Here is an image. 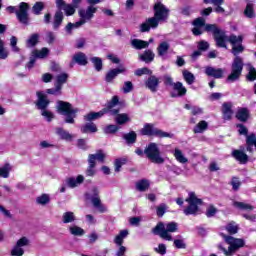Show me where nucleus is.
<instances>
[{"label":"nucleus","mask_w":256,"mask_h":256,"mask_svg":"<svg viewBox=\"0 0 256 256\" xmlns=\"http://www.w3.org/2000/svg\"><path fill=\"white\" fill-rule=\"evenodd\" d=\"M233 207H236V209H240L241 211H253L255 207L251 204H246L244 202L234 201Z\"/></svg>","instance_id":"obj_32"},{"label":"nucleus","mask_w":256,"mask_h":256,"mask_svg":"<svg viewBox=\"0 0 256 256\" xmlns=\"http://www.w3.org/2000/svg\"><path fill=\"white\" fill-rule=\"evenodd\" d=\"M11 256H23L25 255V249L20 248V246L16 245L12 248L10 252Z\"/></svg>","instance_id":"obj_49"},{"label":"nucleus","mask_w":256,"mask_h":256,"mask_svg":"<svg viewBox=\"0 0 256 256\" xmlns=\"http://www.w3.org/2000/svg\"><path fill=\"white\" fill-rule=\"evenodd\" d=\"M226 231H228L229 235H235L239 231V226L234 224H228L226 227Z\"/></svg>","instance_id":"obj_61"},{"label":"nucleus","mask_w":256,"mask_h":256,"mask_svg":"<svg viewBox=\"0 0 256 256\" xmlns=\"http://www.w3.org/2000/svg\"><path fill=\"white\" fill-rule=\"evenodd\" d=\"M81 133H97V125L93 122H88L81 127Z\"/></svg>","instance_id":"obj_34"},{"label":"nucleus","mask_w":256,"mask_h":256,"mask_svg":"<svg viewBox=\"0 0 256 256\" xmlns=\"http://www.w3.org/2000/svg\"><path fill=\"white\" fill-rule=\"evenodd\" d=\"M129 235V230H121L119 234L115 237L114 243L116 245H123V240Z\"/></svg>","instance_id":"obj_38"},{"label":"nucleus","mask_w":256,"mask_h":256,"mask_svg":"<svg viewBox=\"0 0 256 256\" xmlns=\"http://www.w3.org/2000/svg\"><path fill=\"white\" fill-rule=\"evenodd\" d=\"M224 241L229 245L227 248L223 247V244H218L217 249L223 251L225 256H233V253L239 251L242 247H245V240L241 238H235L233 236L222 234Z\"/></svg>","instance_id":"obj_4"},{"label":"nucleus","mask_w":256,"mask_h":256,"mask_svg":"<svg viewBox=\"0 0 256 256\" xmlns=\"http://www.w3.org/2000/svg\"><path fill=\"white\" fill-rule=\"evenodd\" d=\"M161 21V2L154 5V17L146 19L140 24V33H149L151 29H157Z\"/></svg>","instance_id":"obj_5"},{"label":"nucleus","mask_w":256,"mask_h":256,"mask_svg":"<svg viewBox=\"0 0 256 256\" xmlns=\"http://www.w3.org/2000/svg\"><path fill=\"white\" fill-rule=\"evenodd\" d=\"M147 89L152 91V93L157 92L159 89V79L155 76H150L147 81L145 82Z\"/></svg>","instance_id":"obj_22"},{"label":"nucleus","mask_w":256,"mask_h":256,"mask_svg":"<svg viewBox=\"0 0 256 256\" xmlns=\"http://www.w3.org/2000/svg\"><path fill=\"white\" fill-rule=\"evenodd\" d=\"M173 91L171 93V97L173 98H177V97H185L187 95V88L185 86H183V83L178 81L175 82L174 87H172Z\"/></svg>","instance_id":"obj_17"},{"label":"nucleus","mask_w":256,"mask_h":256,"mask_svg":"<svg viewBox=\"0 0 256 256\" xmlns=\"http://www.w3.org/2000/svg\"><path fill=\"white\" fill-rule=\"evenodd\" d=\"M185 201L188 206L183 210L184 215H197L199 213V205H203V199L198 198L195 192H190Z\"/></svg>","instance_id":"obj_7"},{"label":"nucleus","mask_w":256,"mask_h":256,"mask_svg":"<svg viewBox=\"0 0 256 256\" xmlns=\"http://www.w3.org/2000/svg\"><path fill=\"white\" fill-rule=\"evenodd\" d=\"M95 167H97V163L90 160V162H88V167L85 171L86 177H95V175H97V169Z\"/></svg>","instance_id":"obj_31"},{"label":"nucleus","mask_w":256,"mask_h":256,"mask_svg":"<svg viewBox=\"0 0 256 256\" xmlns=\"http://www.w3.org/2000/svg\"><path fill=\"white\" fill-rule=\"evenodd\" d=\"M152 73L153 72L149 70V68L143 67V68L136 69L134 72V75H136V77H142V75H151Z\"/></svg>","instance_id":"obj_50"},{"label":"nucleus","mask_w":256,"mask_h":256,"mask_svg":"<svg viewBox=\"0 0 256 256\" xmlns=\"http://www.w3.org/2000/svg\"><path fill=\"white\" fill-rule=\"evenodd\" d=\"M72 61L74 63H77V65H81V66H85L87 65V63H89L87 61V55H85V53L83 52H78L76 53L73 57H72Z\"/></svg>","instance_id":"obj_23"},{"label":"nucleus","mask_w":256,"mask_h":256,"mask_svg":"<svg viewBox=\"0 0 256 256\" xmlns=\"http://www.w3.org/2000/svg\"><path fill=\"white\" fill-rule=\"evenodd\" d=\"M119 131V126L117 125H108L104 128V133L106 135L117 133Z\"/></svg>","instance_id":"obj_58"},{"label":"nucleus","mask_w":256,"mask_h":256,"mask_svg":"<svg viewBox=\"0 0 256 256\" xmlns=\"http://www.w3.org/2000/svg\"><path fill=\"white\" fill-rule=\"evenodd\" d=\"M174 247L176 249H187V244L183 239H174Z\"/></svg>","instance_id":"obj_59"},{"label":"nucleus","mask_w":256,"mask_h":256,"mask_svg":"<svg viewBox=\"0 0 256 256\" xmlns=\"http://www.w3.org/2000/svg\"><path fill=\"white\" fill-rule=\"evenodd\" d=\"M56 7L59 10L55 12L53 17L52 27L54 31H58L59 27L63 25V19H65V16L62 11L65 12L67 17H71V15H75V11L77 9L74 5L64 2V0H56Z\"/></svg>","instance_id":"obj_2"},{"label":"nucleus","mask_w":256,"mask_h":256,"mask_svg":"<svg viewBox=\"0 0 256 256\" xmlns=\"http://www.w3.org/2000/svg\"><path fill=\"white\" fill-rule=\"evenodd\" d=\"M75 221H77V217L75 216V213H73L72 211H68V212L63 213L62 222L64 224L75 223Z\"/></svg>","instance_id":"obj_30"},{"label":"nucleus","mask_w":256,"mask_h":256,"mask_svg":"<svg viewBox=\"0 0 256 256\" xmlns=\"http://www.w3.org/2000/svg\"><path fill=\"white\" fill-rule=\"evenodd\" d=\"M222 117L224 121H231L233 119V103L224 102L222 104Z\"/></svg>","instance_id":"obj_16"},{"label":"nucleus","mask_w":256,"mask_h":256,"mask_svg":"<svg viewBox=\"0 0 256 256\" xmlns=\"http://www.w3.org/2000/svg\"><path fill=\"white\" fill-rule=\"evenodd\" d=\"M87 199H90L93 207L99 211V213L107 212V207L101 203V198L99 197V188L93 187L92 194H86Z\"/></svg>","instance_id":"obj_9"},{"label":"nucleus","mask_w":256,"mask_h":256,"mask_svg":"<svg viewBox=\"0 0 256 256\" xmlns=\"http://www.w3.org/2000/svg\"><path fill=\"white\" fill-rule=\"evenodd\" d=\"M51 202V198L48 194H42L36 198V203L38 205H47Z\"/></svg>","instance_id":"obj_45"},{"label":"nucleus","mask_w":256,"mask_h":256,"mask_svg":"<svg viewBox=\"0 0 256 256\" xmlns=\"http://www.w3.org/2000/svg\"><path fill=\"white\" fill-rule=\"evenodd\" d=\"M10 173L11 164L6 163L4 164V166L0 167V177H3V179H8Z\"/></svg>","instance_id":"obj_42"},{"label":"nucleus","mask_w":256,"mask_h":256,"mask_svg":"<svg viewBox=\"0 0 256 256\" xmlns=\"http://www.w3.org/2000/svg\"><path fill=\"white\" fill-rule=\"evenodd\" d=\"M251 117V113L248 108L242 107L236 112V119L241 123H247Z\"/></svg>","instance_id":"obj_19"},{"label":"nucleus","mask_w":256,"mask_h":256,"mask_svg":"<svg viewBox=\"0 0 256 256\" xmlns=\"http://www.w3.org/2000/svg\"><path fill=\"white\" fill-rule=\"evenodd\" d=\"M244 15L248 19H254V17H255V8H254L252 3H248L246 5V8L244 10Z\"/></svg>","instance_id":"obj_41"},{"label":"nucleus","mask_w":256,"mask_h":256,"mask_svg":"<svg viewBox=\"0 0 256 256\" xmlns=\"http://www.w3.org/2000/svg\"><path fill=\"white\" fill-rule=\"evenodd\" d=\"M117 105H119V97L113 96L107 107L102 109V111H106V113H110L111 115H117L119 113V108H115Z\"/></svg>","instance_id":"obj_15"},{"label":"nucleus","mask_w":256,"mask_h":256,"mask_svg":"<svg viewBox=\"0 0 256 256\" xmlns=\"http://www.w3.org/2000/svg\"><path fill=\"white\" fill-rule=\"evenodd\" d=\"M192 25L194 27H204L207 33H212L217 47L227 49V41L230 43V45H232L231 53L235 58L231 65V73L226 78V81L227 83H235V81H239L245 65L243 63V58L239 56L245 51V46H243V35L237 36L235 34H231L227 38L225 31L219 29L217 24H206L205 18L203 17L196 18L192 22Z\"/></svg>","instance_id":"obj_1"},{"label":"nucleus","mask_w":256,"mask_h":256,"mask_svg":"<svg viewBox=\"0 0 256 256\" xmlns=\"http://www.w3.org/2000/svg\"><path fill=\"white\" fill-rule=\"evenodd\" d=\"M32 54H33V57H35L36 59H45V57L49 55V50L48 48L44 47L41 50H34Z\"/></svg>","instance_id":"obj_40"},{"label":"nucleus","mask_w":256,"mask_h":256,"mask_svg":"<svg viewBox=\"0 0 256 256\" xmlns=\"http://www.w3.org/2000/svg\"><path fill=\"white\" fill-rule=\"evenodd\" d=\"M85 181V177L83 175H78L75 177H70L66 179V185L67 187H70V189H75V187H78V185H81Z\"/></svg>","instance_id":"obj_20"},{"label":"nucleus","mask_w":256,"mask_h":256,"mask_svg":"<svg viewBox=\"0 0 256 256\" xmlns=\"http://www.w3.org/2000/svg\"><path fill=\"white\" fill-rule=\"evenodd\" d=\"M67 79H69V74H67V73L59 74L56 76L55 85H57L58 87H61L63 89V85H65V83H67Z\"/></svg>","instance_id":"obj_37"},{"label":"nucleus","mask_w":256,"mask_h":256,"mask_svg":"<svg viewBox=\"0 0 256 256\" xmlns=\"http://www.w3.org/2000/svg\"><path fill=\"white\" fill-rule=\"evenodd\" d=\"M56 110L59 115H65L64 122L70 125L75 123V118L79 113V108H73V105L69 102L63 100H58L56 102Z\"/></svg>","instance_id":"obj_3"},{"label":"nucleus","mask_w":256,"mask_h":256,"mask_svg":"<svg viewBox=\"0 0 256 256\" xmlns=\"http://www.w3.org/2000/svg\"><path fill=\"white\" fill-rule=\"evenodd\" d=\"M215 215H217V208H215L213 205L209 206L206 210V217L211 218L215 217Z\"/></svg>","instance_id":"obj_64"},{"label":"nucleus","mask_w":256,"mask_h":256,"mask_svg":"<svg viewBox=\"0 0 256 256\" xmlns=\"http://www.w3.org/2000/svg\"><path fill=\"white\" fill-rule=\"evenodd\" d=\"M115 121L118 125H125V123H129L131 119L127 113L116 114Z\"/></svg>","instance_id":"obj_36"},{"label":"nucleus","mask_w":256,"mask_h":256,"mask_svg":"<svg viewBox=\"0 0 256 256\" xmlns=\"http://www.w3.org/2000/svg\"><path fill=\"white\" fill-rule=\"evenodd\" d=\"M205 75H207V77H213L214 79H223V75H225V70H223L222 68L207 66L205 68Z\"/></svg>","instance_id":"obj_13"},{"label":"nucleus","mask_w":256,"mask_h":256,"mask_svg":"<svg viewBox=\"0 0 256 256\" xmlns=\"http://www.w3.org/2000/svg\"><path fill=\"white\" fill-rule=\"evenodd\" d=\"M45 9V4L43 2H36L32 7L34 15H41V11Z\"/></svg>","instance_id":"obj_48"},{"label":"nucleus","mask_w":256,"mask_h":256,"mask_svg":"<svg viewBox=\"0 0 256 256\" xmlns=\"http://www.w3.org/2000/svg\"><path fill=\"white\" fill-rule=\"evenodd\" d=\"M182 75L188 85H193L195 83V75H193V73H191L190 71L184 70L182 72Z\"/></svg>","instance_id":"obj_43"},{"label":"nucleus","mask_w":256,"mask_h":256,"mask_svg":"<svg viewBox=\"0 0 256 256\" xmlns=\"http://www.w3.org/2000/svg\"><path fill=\"white\" fill-rule=\"evenodd\" d=\"M177 229V222H170L166 225L165 231H168V233H175L177 232Z\"/></svg>","instance_id":"obj_60"},{"label":"nucleus","mask_w":256,"mask_h":256,"mask_svg":"<svg viewBox=\"0 0 256 256\" xmlns=\"http://www.w3.org/2000/svg\"><path fill=\"white\" fill-rule=\"evenodd\" d=\"M236 128L238 129L239 135H245L246 137L249 136V129L244 124H236Z\"/></svg>","instance_id":"obj_55"},{"label":"nucleus","mask_w":256,"mask_h":256,"mask_svg":"<svg viewBox=\"0 0 256 256\" xmlns=\"http://www.w3.org/2000/svg\"><path fill=\"white\" fill-rule=\"evenodd\" d=\"M139 59L144 63H151L155 59V53L151 50H145L143 54L139 55Z\"/></svg>","instance_id":"obj_28"},{"label":"nucleus","mask_w":256,"mask_h":256,"mask_svg":"<svg viewBox=\"0 0 256 256\" xmlns=\"http://www.w3.org/2000/svg\"><path fill=\"white\" fill-rule=\"evenodd\" d=\"M151 187V182L147 179H142L136 182V189L140 192H145Z\"/></svg>","instance_id":"obj_29"},{"label":"nucleus","mask_w":256,"mask_h":256,"mask_svg":"<svg viewBox=\"0 0 256 256\" xmlns=\"http://www.w3.org/2000/svg\"><path fill=\"white\" fill-rule=\"evenodd\" d=\"M209 129V123L205 120H201L193 129V133H203Z\"/></svg>","instance_id":"obj_33"},{"label":"nucleus","mask_w":256,"mask_h":256,"mask_svg":"<svg viewBox=\"0 0 256 256\" xmlns=\"http://www.w3.org/2000/svg\"><path fill=\"white\" fill-rule=\"evenodd\" d=\"M144 155L152 163H161V151L159 150V145L157 143H150L144 149Z\"/></svg>","instance_id":"obj_8"},{"label":"nucleus","mask_w":256,"mask_h":256,"mask_svg":"<svg viewBox=\"0 0 256 256\" xmlns=\"http://www.w3.org/2000/svg\"><path fill=\"white\" fill-rule=\"evenodd\" d=\"M95 161H99V163L105 162V155L102 150L97 151L96 154H89L88 162L95 163Z\"/></svg>","instance_id":"obj_27"},{"label":"nucleus","mask_w":256,"mask_h":256,"mask_svg":"<svg viewBox=\"0 0 256 256\" xmlns=\"http://www.w3.org/2000/svg\"><path fill=\"white\" fill-rule=\"evenodd\" d=\"M36 95L38 99L35 102V105L37 109H39V111H44L45 109H47V107H49L51 101H49V99H47V95H45V93L41 91L36 92Z\"/></svg>","instance_id":"obj_12"},{"label":"nucleus","mask_w":256,"mask_h":256,"mask_svg":"<svg viewBox=\"0 0 256 256\" xmlns=\"http://www.w3.org/2000/svg\"><path fill=\"white\" fill-rule=\"evenodd\" d=\"M107 114V110H100L99 112H90L84 116L85 121H95L101 119L103 115Z\"/></svg>","instance_id":"obj_25"},{"label":"nucleus","mask_w":256,"mask_h":256,"mask_svg":"<svg viewBox=\"0 0 256 256\" xmlns=\"http://www.w3.org/2000/svg\"><path fill=\"white\" fill-rule=\"evenodd\" d=\"M91 62L94 65V69L96 71H102L103 70V60L99 57H92Z\"/></svg>","instance_id":"obj_46"},{"label":"nucleus","mask_w":256,"mask_h":256,"mask_svg":"<svg viewBox=\"0 0 256 256\" xmlns=\"http://www.w3.org/2000/svg\"><path fill=\"white\" fill-rule=\"evenodd\" d=\"M62 87L58 86L57 84H55V88H49L46 90V93H48V95H55V96H59V95H63V91H62Z\"/></svg>","instance_id":"obj_47"},{"label":"nucleus","mask_w":256,"mask_h":256,"mask_svg":"<svg viewBox=\"0 0 256 256\" xmlns=\"http://www.w3.org/2000/svg\"><path fill=\"white\" fill-rule=\"evenodd\" d=\"M55 134L62 139V141H73V135L63 127H56Z\"/></svg>","instance_id":"obj_21"},{"label":"nucleus","mask_w":256,"mask_h":256,"mask_svg":"<svg viewBox=\"0 0 256 256\" xmlns=\"http://www.w3.org/2000/svg\"><path fill=\"white\" fill-rule=\"evenodd\" d=\"M169 13H170V10L166 8L164 4H161V22L162 23L163 21H167V19H169Z\"/></svg>","instance_id":"obj_56"},{"label":"nucleus","mask_w":256,"mask_h":256,"mask_svg":"<svg viewBox=\"0 0 256 256\" xmlns=\"http://www.w3.org/2000/svg\"><path fill=\"white\" fill-rule=\"evenodd\" d=\"M122 137L126 140L127 145H133L137 142V133L135 131L124 134Z\"/></svg>","instance_id":"obj_35"},{"label":"nucleus","mask_w":256,"mask_h":256,"mask_svg":"<svg viewBox=\"0 0 256 256\" xmlns=\"http://www.w3.org/2000/svg\"><path fill=\"white\" fill-rule=\"evenodd\" d=\"M231 155L240 165H247L249 163V156L243 150L234 149Z\"/></svg>","instance_id":"obj_14"},{"label":"nucleus","mask_w":256,"mask_h":256,"mask_svg":"<svg viewBox=\"0 0 256 256\" xmlns=\"http://www.w3.org/2000/svg\"><path fill=\"white\" fill-rule=\"evenodd\" d=\"M69 231L71 235H74L75 237H83V235H85V230L79 226H71Z\"/></svg>","instance_id":"obj_44"},{"label":"nucleus","mask_w":256,"mask_h":256,"mask_svg":"<svg viewBox=\"0 0 256 256\" xmlns=\"http://www.w3.org/2000/svg\"><path fill=\"white\" fill-rule=\"evenodd\" d=\"M174 157L176 159V161H178V163H188L189 159H187V157H185V155H183V151H181L178 148H175L174 150Z\"/></svg>","instance_id":"obj_39"},{"label":"nucleus","mask_w":256,"mask_h":256,"mask_svg":"<svg viewBox=\"0 0 256 256\" xmlns=\"http://www.w3.org/2000/svg\"><path fill=\"white\" fill-rule=\"evenodd\" d=\"M41 115L48 121V123H51V121L55 119L53 112L47 110V108L45 110H41Z\"/></svg>","instance_id":"obj_53"},{"label":"nucleus","mask_w":256,"mask_h":256,"mask_svg":"<svg viewBox=\"0 0 256 256\" xmlns=\"http://www.w3.org/2000/svg\"><path fill=\"white\" fill-rule=\"evenodd\" d=\"M95 4H90L86 9L81 8L78 10V16L81 21L85 23H89L93 17H95V13H97V7L94 6Z\"/></svg>","instance_id":"obj_10"},{"label":"nucleus","mask_w":256,"mask_h":256,"mask_svg":"<svg viewBox=\"0 0 256 256\" xmlns=\"http://www.w3.org/2000/svg\"><path fill=\"white\" fill-rule=\"evenodd\" d=\"M140 135L146 137H157L158 135H161V130L155 127V124L146 123L144 124L143 128L140 129Z\"/></svg>","instance_id":"obj_11"},{"label":"nucleus","mask_w":256,"mask_h":256,"mask_svg":"<svg viewBox=\"0 0 256 256\" xmlns=\"http://www.w3.org/2000/svg\"><path fill=\"white\" fill-rule=\"evenodd\" d=\"M163 79H164V85L166 87H172V88L175 87V82H173V77L169 75H164Z\"/></svg>","instance_id":"obj_63"},{"label":"nucleus","mask_w":256,"mask_h":256,"mask_svg":"<svg viewBox=\"0 0 256 256\" xmlns=\"http://www.w3.org/2000/svg\"><path fill=\"white\" fill-rule=\"evenodd\" d=\"M40 35L39 33H33L31 34L28 39L26 40V47L28 49H31L33 47H36L39 43V39H40Z\"/></svg>","instance_id":"obj_24"},{"label":"nucleus","mask_w":256,"mask_h":256,"mask_svg":"<svg viewBox=\"0 0 256 256\" xmlns=\"http://www.w3.org/2000/svg\"><path fill=\"white\" fill-rule=\"evenodd\" d=\"M55 33L52 31L46 32L45 41L48 45H53L55 43Z\"/></svg>","instance_id":"obj_57"},{"label":"nucleus","mask_w":256,"mask_h":256,"mask_svg":"<svg viewBox=\"0 0 256 256\" xmlns=\"http://www.w3.org/2000/svg\"><path fill=\"white\" fill-rule=\"evenodd\" d=\"M8 13H15L19 23L22 25H29V4L26 2H21L18 7L8 6L6 8Z\"/></svg>","instance_id":"obj_6"},{"label":"nucleus","mask_w":256,"mask_h":256,"mask_svg":"<svg viewBox=\"0 0 256 256\" xmlns=\"http://www.w3.org/2000/svg\"><path fill=\"white\" fill-rule=\"evenodd\" d=\"M125 71H127L125 67L114 68L109 70L105 76L106 83H113V80L117 78V75H120V73H125Z\"/></svg>","instance_id":"obj_18"},{"label":"nucleus","mask_w":256,"mask_h":256,"mask_svg":"<svg viewBox=\"0 0 256 256\" xmlns=\"http://www.w3.org/2000/svg\"><path fill=\"white\" fill-rule=\"evenodd\" d=\"M123 93H131L133 91V82L132 81H126L124 82V86L122 87Z\"/></svg>","instance_id":"obj_62"},{"label":"nucleus","mask_w":256,"mask_h":256,"mask_svg":"<svg viewBox=\"0 0 256 256\" xmlns=\"http://www.w3.org/2000/svg\"><path fill=\"white\" fill-rule=\"evenodd\" d=\"M31 241L27 237H21L20 239L17 240L16 245L23 249V247H29Z\"/></svg>","instance_id":"obj_51"},{"label":"nucleus","mask_w":256,"mask_h":256,"mask_svg":"<svg viewBox=\"0 0 256 256\" xmlns=\"http://www.w3.org/2000/svg\"><path fill=\"white\" fill-rule=\"evenodd\" d=\"M131 46L133 49L141 51V49H147V47H149V42L141 39H133L131 40Z\"/></svg>","instance_id":"obj_26"},{"label":"nucleus","mask_w":256,"mask_h":256,"mask_svg":"<svg viewBox=\"0 0 256 256\" xmlns=\"http://www.w3.org/2000/svg\"><path fill=\"white\" fill-rule=\"evenodd\" d=\"M246 80L253 82L256 81V69L255 67L251 66L249 68L248 74L246 75Z\"/></svg>","instance_id":"obj_54"},{"label":"nucleus","mask_w":256,"mask_h":256,"mask_svg":"<svg viewBox=\"0 0 256 256\" xmlns=\"http://www.w3.org/2000/svg\"><path fill=\"white\" fill-rule=\"evenodd\" d=\"M161 238L166 241H173V236L169 234L167 230H165V224L161 223Z\"/></svg>","instance_id":"obj_52"}]
</instances>
